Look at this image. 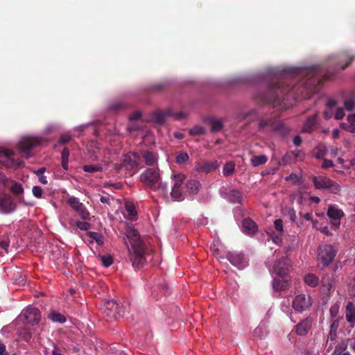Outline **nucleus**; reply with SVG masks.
<instances>
[{
    "instance_id": "nucleus-28",
    "label": "nucleus",
    "mask_w": 355,
    "mask_h": 355,
    "mask_svg": "<svg viewBox=\"0 0 355 355\" xmlns=\"http://www.w3.org/2000/svg\"><path fill=\"white\" fill-rule=\"evenodd\" d=\"M318 123V115L314 114L313 116L309 117L303 125L302 131L304 132H311Z\"/></svg>"
},
{
    "instance_id": "nucleus-42",
    "label": "nucleus",
    "mask_w": 355,
    "mask_h": 355,
    "mask_svg": "<svg viewBox=\"0 0 355 355\" xmlns=\"http://www.w3.org/2000/svg\"><path fill=\"white\" fill-rule=\"evenodd\" d=\"M284 215L288 217L290 220L293 223L295 222L296 220V214L295 211L293 208L291 207H287L284 211Z\"/></svg>"
},
{
    "instance_id": "nucleus-54",
    "label": "nucleus",
    "mask_w": 355,
    "mask_h": 355,
    "mask_svg": "<svg viewBox=\"0 0 355 355\" xmlns=\"http://www.w3.org/2000/svg\"><path fill=\"white\" fill-rule=\"evenodd\" d=\"M286 181H291L293 183H297L300 182V177L295 173H291L290 175L285 178Z\"/></svg>"
},
{
    "instance_id": "nucleus-9",
    "label": "nucleus",
    "mask_w": 355,
    "mask_h": 355,
    "mask_svg": "<svg viewBox=\"0 0 355 355\" xmlns=\"http://www.w3.org/2000/svg\"><path fill=\"white\" fill-rule=\"evenodd\" d=\"M40 312L37 308L28 306L24 309L19 318L26 324H37L40 320Z\"/></svg>"
},
{
    "instance_id": "nucleus-10",
    "label": "nucleus",
    "mask_w": 355,
    "mask_h": 355,
    "mask_svg": "<svg viewBox=\"0 0 355 355\" xmlns=\"http://www.w3.org/2000/svg\"><path fill=\"white\" fill-rule=\"evenodd\" d=\"M140 177L141 181L151 189H155L156 184L158 183L160 179V174L157 168H150L143 172Z\"/></svg>"
},
{
    "instance_id": "nucleus-46",
    "label": "nucleus",
    "mask_w": 355,
    "mask_h": 355,
    "mask_svg": "<svg viewBox=\"0 0 355 355\" xmlns=\"http://www.w3.org/2000/svg\"><path fill=\"white\" fill-rule=\"evenodd\" d=\"M32 193L34 197L37 198H42L43 196V190L40 186H34L32 189Z\"/></svg>"
},
{
    "instance_id": "nucleus-20",
    "label": "nucleus",
    "mask_w": 355,
    "mask_h": 355,
    "mask_svg": "<svg viewBox=\"0 0 355 355\" xmlns=\"http://www.w3.org/2000/svg\"><path fill=\"white\" fill-rule=\"evenodd\" d=\"M105 309L108 311L107 315H112L114 317L121 316L123 313V307L115 300H111L107 302Z\"/></svg>"
},
{
    "instance_id": "nucleus-25",
    "label": "nucleus",
    "mask_w": 355,
    "mask_h": 355,
    "mask_svg": "<svg viewBox=\"0 0 355 355\" xmlns=\"http://www.w3.org/2000/svg\"><path fill=\"white\" fill-rule=\"evenodd\" d=\"M345 318L347 321L352 324L353 327L355 323V305L353 302H347L345 307Z\"/></svg>"
},
{
    "instance_id": "nucleus-19",
    "label": "nucleus",
    "mask_w": 355,
    "mask_h": 355,
    "mask_svg": "<svg viewBox=\"0 0 355 355\" xmlns=\"http://www.w3.org/2000/svg\"><path fill=\"white\" fill-rule=\"evenodd\" d=\"M272 280V288L275 292H281L284 291L289 284L288 277H281L279 276L274 275Z\"/></svg>"
},
{
    "instance_id": "nucleus-17",
    "label": "nucleus",
    "mask_w": 355,
    "mask_h": 355,
    "mask_svg": "<svg viewBox=\"0 0 355 355\" xmlns=\"http://www.w3.org/2000/svg\"><path fill=\"white\" fill-rule=\"evenodd\" d=\"M220 196L227 201L232 203H241L242 202V194L236 189H231L227 191L224 187L220 189Z\"/></svg>"
},
{
    "instance_id": "nucleus-31",
    "label": "nucleus",
    "mask_w": 355,
    "mask_h": 355,
    "mask_svg": "<svg viewBox=\"0 0 355 355\" xmlns=\"http://www.w3.org/2000/svg\"><path fill=\"white\" fill-rule=\"evenodd\" d=\"M304 283L311 287H315L319 284V277L313 273H308L304 277Z\"/></svg>"
},
{
    "instance_id": "nucleus-38",
    "label": "nucleus",
    "mask_w": 355,
    "mask_h": 355,
    "mask_svg": "<svg viewBox=\"0 0 355 355\" xmlns=\"http://www.w3.org/2000/svg\"><path fill=\"white\" fill-rule=\"evenodd\" d=\"M154 191H158L161 195L167 196L168 194V185L165 182H159L156 184V189Z\"/></svg>"
},
{
    "instance_id": "nucleus-36",
    "label": "nucleus",
    "mask_w": 355,
    "mask_h": 355,
    "mask_svg": "<svg viewBox=\"0 0 355 355\" xmlns=\"http://www.w3.org/2000/svg\"><path fill=\"white\" fill-rule=\"evenodd\" d=\"M83 169L87 173H94L97 171H101L103 169V164H95V165H85L83 166Z\"/></svg>"
},
{
    "instance_id": "nucleus-3",
    "label": "nucleus",
    "mask_w": 355,
    "mask_h": 355,
    "mask_svg": "<svg viewBox=\"0 0 355 355\" xmlns=\"http://www.w3.org/2000/svg\"><path fill=\"white\" fill-rule=\"evenodd\" d=\"M139 162V156L136 153H130L123 155L121 162L114 165V170L118 173L132 176L137 170Z\"/></svg>"
},
{
    "instance_id": "nucleus-55",
    "label": "nucleus",
    "mask_w": 355,
    "mask_h": 355,
    "mask_svg": "<svg viewBox=\"0 0 355 355\" xmlns=\"http://www.w3.org/2000/svg\"><path fill=\"white\" fill-rule=\"evenodd\" d=\"M345 115L343 108L339 107L335 113V119L337 120L342 119Z\"/></svg>"
},
{
    "instance_id": "nucleus-59",
    "label": "nucleus",
    "mask_w": 355,
    "mask_h": 355,
    "mask_svg": "<svg viewBox=\"0 0 355 355\" xmlns=\"http://www.w3.org/2000/svg\"><path fill=\"white\" fill-rule=\"evenodd\" d=\"M321 283H322V286L326 288V289L328 291H329L332 288V284H331V282L329 280L326 281L324 278H322L321 280Z\"/></svg>"
},
{
    "instance_id": "nucleus-39",
    "label": "nucleus",
    "mask_w": 355,
    "mask_h": 355,
    "mask_svg": "<svg viewBox=\"0 0 355 355\" xmlns=\"http://www.w3.org/2000/svg\"><path fill=\"white\" fill-rule=\"evenodd\" d=\"M76 211L79 214L82 219L86 220H90V214L84 205H81Z\"/></svg>"
},
{
    "instance_id": "nucleus-15",
    "label": "nucleus",
    "mask_w": 355,
    "mask_h": 355,
    "mask_svg": "<svg viewBox=\"0 0 355 355\" xmlns=\"http://www.w3.org/2000/svg\"><path fill=\"white\" fill-rule=\"evenodd\" d=\"M186 114L183 112H173L171 109H168L164 112H155L153 115V119L157 123L162 124L168 117H173L176 119L184 118Z\"/></svg>"
},
{
    "instance_id": "nucleus-7",
    "label": "nucleus",
    "mask_w": 355,
    "mask_h": 355,
    "mask_svg": "<svg viewBox=\"0 0 355 355\" xmlns=\"http://www.w3.org/2000/svg\"><path fill=\"white\" fill-rule=\"evenodd\" d=\"M337 248L332 245H321L318 248V259L323 267L329 266L334 261L336 254Z\"/></svg>"
},
{
    "instance_id": "nucleus-6",
    "label": "nucleus",
    "mask_w": 355,
    "mask_h": 355,
    "mask_svg": "<svg viewBox=\"0 0 355 355\" xmlns=\"http://www.w3.org/2000/svg\"><path fill=\"white\" fill-rule=\"evenodd\" d=\"M43 140L37 136L26 135L21 137L17 143V148L26 158L31 157V150L41 144Z\"/></svg>"
},
{
    "instance_id": "nucleus-26",
    "label": "nucleus",
    "mask_w": 355,
    "mask_h": 355,
    "mask_svg": "<svg viewBox=\"0 0 355 355\" xmlns=\"http://www.w3.org/2000/svg\"><path fill=\"white\" fill-rule=\"evenodd\" d=\"M311 326V319L306 318L296 326V333L300 336H304L308 333Z\"/></svg>"
},
{
    "instance_id": "nucleus-33",
    "label": "nucleus",
    "mask_w": 355,
    "mask_h": 355,
    "mask_svg": "<svg viewBox=\"0 0 355 355\" xmlns=\"http://www.w3.org/2000/svg\"><path fill=\"white\" fill-rule=\"evenodd\" d=\"M268 161V157L264 155H253L251 157L250 162L253 166L257 167L263 165Z\"/></svg>"
},
{
    "instance_id": "nucleus-37",
    "label": "nucleus",
    "mask_w": 355,
    "mask_h": 355,
    "mask_svg": "<svg viewBox=\"0 0 355 355\" xmlns=\"http://www.w3.org/2000/svg\"><path fill=\"white\" fill-rule=\"evenodd\" d=\"M88 236L91 239V242L95 241L98 245H102L103 243V237L100 233L90 232L88 233Z\"/></svg>"
},
{
    "instance_id": "nucleus-35",
    "label": "nucleus",
    "mask_w": 355,
    "mask_h": 355,
    "mask_svg": "<svg viewBox=\"0 0 355 355\" xmlns=\"http://www.w3.org/2000/svg\"><path fill=\"white\" fill-rule=\"evenodd\" d=\"M348 346H349V338L342 340L336 346L334 354H339L340 353L347 352L346 350Z\"/></svg>"
},
{
    "instance_id": "nucleus-51",
    "label": "nucleus",
    "mask_w": 355,
    "mask_h": 355,
    "mask_svg": "<svg viewBox=\"0 0 355 355\" xmlns=\"http://www.w3.org/2000/svg\"><path fill=\"white\" fill-rule=\"evenodd\" d=\"M76 225L81 230H87L90 227V224L87 222L76 221Z\"/></svg>"
},
{
    "instance_id": "nucleus-21",
    "label": "nucleus",
    "mask_w": 355,
    "mask_h": 355,
    "mask_svg": "<svg viewBox=\"0 0 355 355\" xmlns=\"http://www.w3.org/2000/svg\"><path fill=\"white\" fill-rule=\"evenodd\" d=\"M219 167L217 161H205L196 165V168L198 172L209 173L216 171Z\"/></svg>"
},
{
    "instance_id": "nucleus-5",
    "label": "nucleus",
    "mask_w": 355,
    "mask_h": 355,
    "mask_svg": "<svg viewBox=\"0 0 355 355\" xmlns=\"http://www.w3.org/2000/svg\"><path fill=\"white\" fill-rule=\"evenodd\" d=\"M185 175L182 173L175 174L172 179V189L170 196L173 200L182 201L186 196Z\"/></svg>"
},
{
    "instance_id": "nucleus-43",
    "label": "nucleus",
    "mask_w": 355,
    "mask_h": 355,
    "mask_svg": "<svg viewBox=\"0 0 355 355\" xmlns=\"http://www.w3.org/2000/svg\"><path fill=\"white\" fill-rule=\"evenodd\" d=\"M68 202L73 209L76 211L83 204L80 202L77 198L71 197L69 199Z\"/></svg>"
},
{
    "instance_id": "nucleus-24",
    "label": "nucleus",
    "mask_w": 355,
    "mask_h": 355,
    "mask_svg": "<svg viewBox=\"0 0 355 355\" xmlns=\"http://www.w3.org/2000/svg\"><path fill=\"white\" fill-rule=\"evenodd\" d=\"M141 114L139 111H135L129 116L130 124L127 128L128 132L132 133L134 131L139 130L141 126L138 124V120L141 118Z\"/></svg>"
},
{
    "instance_id": "nucleus-27",
    "label": "nucleus",
    "mask_w": 355,
    "mask_h": 355,
    "mask_svg": "<svg viewBox=\"0 0 355 355\" xmlns=\"http://www.w3.org/2000/svg\"><path fill=\"white\" fill-rule=\"evenodd\" d=\"M6 188H9L10 191L16 196L22 194L24 193V188L21 183L10 180L9 179Z\"/></svg>"
},
{
    "instance_id": "nucleus-50",
    "label": "nucleus",
    "mask_w": 355,
    "mask_h": 355,
    "mask_svg": "<svg viewBox=\"0 0 355 355\" xmlns=\"http://www.w3.org/2000/svg\"><path fill=\"white\" fill-rule=\"evenodd\" d=\"M8 182V179L3 173L0 172V190L5 189Z\"/></svg>"
},
{
    "instance_id": "nucleus-53",
    "label": "nucleus",
    "mask_w": 355,
    "mask_h": 355,
    "mask_svg": "<svg viewBox=\"0 0 355 355\" xmlns=\"http://www.w3.org/2000/svg\"><path fill=\"white\" fill-rule=\"evenodd\" d=\"M89 125V123H86V124H83V125L76 127L73 129L74 135L78 136V137L80 136L81 132H83Z\"/></svg>"
},
{
    "instance_id": "nucleus-60",
    "label": "nucleus",
    "mask_w": 355,
    "mask_h": 355,
    "mask_svg": "<svg viewBox=\"0 0 355 355\" xmlns=\"http://www.w3.org/2000/svg\"><path fill=\"white\" fill-rule=\"evenodd\" d=\"M333 166H334L333 162L330 159H324L322 164V167L323 168H328L332 167Z\"/></svg>"
},
{
    "instance_id": "nucleus-13",
    "label": "nucleus",
    "mask_w": 355,
    "mask_h": 355,
    "mask_svg": "<svg viewBox=\"0 0 355 355\" xmlns=\"http://www.w3.org/2000/svg\"><path fill=\"white\" fill-rule=\"evenodd\" d=\"M17 205L12 197L6 193L0 194V214H10L16 209Z\"/></svg>"
},
{
    "instance_id": "nucleus-18",
    "label": "nucleus",
    "mask_w": 355,
    "mask_h": 355,
    "mask_svg": "<svg viewBox=\"0 0 355 355\" xmlns=\"http://www.w3.org/2000/svg\"><path fill=\"white\" fill-rule=\"evenodd\" d=\"M282 127V122L275 120L272 117L262 119L259 124V128L262 130H278Z\"/></svg>"
},
{
    "instance_id": "nucleus-29",
    "label": "nucleus",
    "mask_w": 355,
    "mask_h": 355,
    "mask_svg": "<svg viewBox=\"0 0 355 355\" xmlns=\"http://www.w3.org/2000/svg\"><path fill=\"white\" fill-rule=\"evenodd\" d=\"M340 127L350 132H355V113L347 116V123H341Z\"/></svg>"
},
{
    "instance_id": "nucleus-22",
    "label": "nucleus",
    "mask_w": 355,
    "mask_h": 355,
    "mask_svg": "<svg viewBox=\"0 0 355 355\" xmlns=\"http://www.w3.org/2000/svg\"><path fill=\"white\" fill-rule=\"evenodd\" d=\"M258 230L257 224L250 218H245L243 220L241 230L245 234L254 235Z\"/></svg>"
},
{
    "instance_id": "nucleus-44",
    "label": "nucleus",
    "mask_w": 355,
    "mask_h": 355,
    "mask_svg": "<svg viewBox=\"0 0 355 355\" xmlns=\"http://www.w3.org/2000/svg\"><path fill=\"white\" fill-rule=\"evenodd\" d=\"M100 259L103 266L107 268L110 266L113 263V259L110 255H103L100 257Z\"/></svg>"
},
{
    "instance_id": "nucleus-49",
    "label": "nucleus",
    "mask_w": 355,
    "mask_h": 355,
    "mask_svg": "<svg viewBox=\"0 0 355 355\" xmlns=\"http://www.w3.org/2000/svg\"><path fill=\"white\" fill-rule=\"evenodd\" d=\"M125 207L126 211L128 212V214L130 216H134L137 214V211H135V206L132 203L126 202L125 205Z\"/></svg>"
},
{
    "instance_id": "nucleus-11",
    "label": "nucleus",
    "mask_w": 355,
    "mask_h": 355,
    "mask_svg": "<svg viewBox=\"0 0 355 355\" xmlns=\"http://www.w3.org/2000/svg\"><path fill=\"white\" fill-rule=\"evenodd\" d=\"M272 276L277 275L281 277H288V270L290 267V261L286 258H282L277 261L273 266L272 269L269 266V262H266Z\"/></svg>"
},
{
    "instance_id": "nucleus-57",
    "label": "nucleus",
    "mask_w": 355,
    "mask_h": 355,
    "mask_svg": "<svg viewBox=\"0 0 355 355\" xmlns=\"http://www.w3.org/2000/svg\"><path fill=\"white\" fill-rule=\"evenodd\" d=\"M339 306L337 305L331 307L329 312L331 318H336L338 315Z\"/></svg>"
},
{
    "instance_id": "nucleus-4",
    "label": "nucleus",
    "mask_w": 355,
    "mask_h": 355,
    "mask_svg": "<svg viewBox=\"0 0 355 355\" xmlns=\"http://www.w3.org/2000/svg\"><path fill=\"white\" fill-rule=\"evenodd\" d=\"M23 165L24 161L12 150L0 146V168L17 169Z\"/></svg>"
},
{
    "instance_id": "nucleus-2",
    "label": "nucleus",
    "mask_w": 355,
    "mask_h": 355,
    "mask_svg": "<svg viewBox=\"0 0 355 355\" xmlns=\"http://www.w3.org/2000/svg\"><path fill=\"white\" fill-rule=\"evenodd\" d=\"M127 239L130 245L128 248L130 259L133 267H139L145 261L144 243L140 239L138 232L135 230L128 231Z\"/></svg>"
},
{
    "instance_id": "nucleus-41",
    "label": "nucleus",
    "mask_w": 355,
    "mask_h": 355,
    "mask_svg": "<svg viewBox=\"0 0 355 355\" xmlns=\"http://www.w3.org/2000/svg\"><path fill=\"white\" fill-rule=\"evenodd\" d=\"M211 129L212 132H218L223 128V121L220 119H213L211 121Z\"/></svg>"
},
{
    "instance_id": "nucleus-52",
    "label": "nucleus",
    "mask_w": 355,
    "mask_h": 355,
    "mask_svg": "<svg viewBox=\"0 0 355 355\" xmlns=\"http://www.w3.org/2000/svg\"><path fill=\"white\" fill-rule=\"evenodd\" d=\"M345 108L349 111H352L355 108V102L352 100H346L344 103Z\"/></svg>"
},
{
    "instance_id": "nucleus-30",
    "label": "nucleus",
    "mask_w": 355,
    "mask_h": 355,
    "mask_svg": "<svg viewBox=\"0 0 355 355\" xmlns=\"http://www.w3.org/2000/svg\"><path fill=\"white\" fill-rule=\"evenodd\" d=\"M200 182L196 180H190L185 184L186 191L189 194H196L200 189Z\"/></svg>"
},
{
    "instance_id": "nucleus-14",
    "label": "nucleus",
    "mask_w": 355,
    "mask_h": 355,
    "mask_svg": "<svg viewBox=\"0 0 355 355\" xmlns=\"http://www.w3.org/2000/svg\"><path fill=\"white\" fill-rule=\"evenodd\" d=\"M87 156L94 161L100 160L105 156V150L99 146L96 141H90L87 146Z\"/></svg>"
},
{
    "instance_id": "nucleus-47",
    "label": "nucleus",
    "mask_w": 355,
    "mask_h": 355,
    "mask_svg": "<svg viewBox=\"0 0 355 355\" xmlns=\"http://www.w3.org/2000/svg\"><path fill=\"white\" fill-rule=\"evenodd\" d=\"M274 227L279 235L284 232L283 221L282 219H275L274 221Z\"/></svg>"
},
{
    "instance_id": "nucleus-12",
    "label": "nucleus",
    "mask_w": 355,
    "mask_h": 355,
    "mask_svg": "<svg viewBox=\"0 0 355 355\" xmlns=\"http://www.w3.org/2000/svg\"><path fill=\"white\" fill-rule=\"evenodd\" d=\"M312 298L310 295L300 294L297 295L293 300V307L295 311L301 313L311 307Z\"/></svg>"
},
{
    "instance_id": "nucleus-45",
    "label": "nucleus",
    "mask_w": 355,
    "mask_h": 355,
    "mask_svg": "<svg viewBox=\"0 0 355 355\" xmlns=\"http://www.w3.org/2000/svg\"><path fill=\"white\" fill-rule=\"evenodd\" d=\"M205 132V128L201 126H195L189 130V134L191 135H202Z\"/></svg>"
},
{
    "instance_id": "nucleus-23",
    "label": "nucleus",
    "mask_w": 355,
    "mask_h": 355,
    "mask_svg": "<svg viewBox=\"0 0 355 355\" xmlns=\"http://www.w3.org/2000/svg\"><path fill=\"white\" fill-rule=\"evenodd\" d=\"M327 215L334 219L335 225H340V220L343 216V211L336 205H331L327 210Z\"/></svg>"
},
{
    "instance_id": "nucleus-16",
    "label": "nucleus",
    "mask_w": 355,
    "mask_h": 355,
    "mask_svg": "<svg viewBox=\"0 0 355 355\" xmlns=\"http://www.w3.org/2000/svg\"><path fill=\"white\" fill-rule=\"evenodd\" d=\"M230 262L239 270L244 269L248 265V262L244 255L241 252H230L227 254Z\"/></svg>"
},
{
    "instance_id": "nucleus-48",
    "label": "nucleus",
    "mask_w": 355,
    "mask_h": 355,
    "mask_svg": "<svg viewBox=\"0 0 355 355\" xmlns=\"http://www.w3.org/2000/svg\"><path fill=\"white\" fill-rule=\"evenodd\" d=\"M189 159V155L187 153L181 152L176 157V162L179 164H184Z\"/></svg>"
},
{
    "instance_id": "nucleus-64",
    "label": "nucleus",
    "mask_w": 355,
    "mask_h": 355,
    "mask_svg": "<svg viewBox=\"0 0 355 355\" xmlns=\"http://www.w3.org/2000/svg\"><path fill=\"white\" fill-rule=\"evenodd\" d=\"M349 348L355 352V338H349Z\"/></svg>"
},
{
    "instance_id": "nucleus-32",
    "label": "nucleus",
    "mask_w": 355,
    "mask_h": 355,
    "mask_svg": "<svg viewBox=\"0 0 355 355\" xmlns=\"http://www.w3.org/2000/svg\"><path fill=\"white\" fill-rule=\"evenodd\" d=\"M142 157L145 160V162L147 165L153 166L157 164V157L153 153L145 150L142 152Z\"/></svg>"
},
{
    "instance_id": "nucleus-58",
    "label": "nucleus",
    "mask_w": 355,
    "mask_h": 355,
    "mask_svg": "<svg viewBox=\"0 0 355 355\" xmlns=\"http://www.w3.org/2000/svg\"><path fill=\"white\" fill-rule=\"evenodd\" d=\"M71 140V136L68 134L62 135L60 138V143L64 144L68 143Z\"/></svg>"
},
{
    "instance_id": "nucleus-56",
    "label": "nucleus",
    "mask_w": 355,
    "mask_h": 355,
    "mask_svg": "<svg viewBox=\"0 0 355 355\" xmlns=\"http://www.w3.org/2000/svg\"><path fill=\"white\" fill-rule=\"evenodd\" d=\"M339 327V318L334 320L330 326V331H337Z\"/></svg>"
},
{
    "instance_id": "nucleus-62",
    "label": "nucleus",
    "mask_w": 355,
    "mask_h": 355,
    "mask_svg": "<svg viewBox=\"0 0 355 355\" xmlns=\"http://www.w3.org/2000/svg\"><path fill=\"white\" fill-rule=\"evenodd\" d=\"M0 355H8L6 345L1 342H0Z\"/></svg>"
},
{
    "instance_id": "nucleus-63",
    "label": "nucleus",
    "mask_w": 355,
    "mask_h": 355,
    "mask_svg": "<svg viewBox=\"0 0 355 355\" xmlns=\"http://www.w3.org/2000/svg\"><path fill=\"white\" fill-rule=\"evenodd\" d=\"M272 241L277 245H280L282 243V237L279 235L272 236Z\"/></svg>"
},
{
    "instance_id": "nucleus-1",
    "label": "nucleus",
    "mask_w": 355,
    "mask_h": 355,
    "mask_svg": "<svg viewBox=\"0 0 355 355\" xmlns=\"http://www.w3.org/2000/svg\"><path fill=\"white\" fill-rule=\"evenodd\" d=\"M271 79L267 92L259 97L263 101L286 109L291 106L290 101H295L302 96L311 98L317 92L322 79L327 78V73L319 67H289L280 70H273L267 75Z\"/></svg>"
},
{
    "instance_id": "nucleus-8",
    "label": "nucleus",
    "mask_w": 355,
    "mask_h": 355,
    "mask_svg": "<svg viewBox=\"0 0 355 355\" xmlns=\"http://www.w3.org/2000/svg\"><path fill=\"white\" fill-rule=\"evenodd\" d=\"M313 182L318 189H329L334 193H338L340 191V186L326 176H314Z\"/></svg>"
},
{
    "instance_id": "nucleus-40",
    "label": "nucleus",
    "mask_w": 355,
    "mask_h": 355,
    "mask_svg": "<svg viewBox=\"0 0 355 355\" xmlns=\"http://www.w3.org/2000/svg\"><path fill=\"white\" fill-rule=\"evenodd\" d=\"M234 164L229 162L225 164L223 168V174L224 176H230L233 174L234 171Z\"/></svg>"
},
{
    "instance_id": "nucleus-34",
    "label": "nucleus",
    "mask_w": 355,
    "mask_h": 355,
    "mask_svg": "<svg viewBox=\"0 0 355 355\" xmlns=\"http://www.w3.org/2000/svg\"><path fill=\"white\" fill-rule=\"evenodd\" d=\"M49 318L55 322H58L62 324L65 322L66 318L65 317L59 312L56 311H51L49 315Z\"/></svg>"
},
{
    "instance_id": "nucleus-61",
    "label": "nucleus",
    "mask_w": 355,
    "mask_h": 355,
    "mask_svg": "<svg viewBox=\"0 0 355 355\" xmlns=\"http://www.w3.org/2000/svg\"><path fill=\"white\" fill-rule=\"evenodd\" d=\"M0 247L5 250L6 252H8L9 243L6 241H1L0 242Z\"/></svg>"
}]
</instances>
